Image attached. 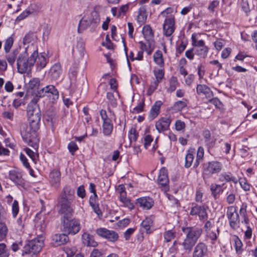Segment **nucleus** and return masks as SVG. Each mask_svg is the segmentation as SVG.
I'll use <instances>...</instances> for the list:
<instances>
[{
  "mask_svg": "<svg viewBox=\"0 0 257 257\" xmlns=\"http://www.w3.org/2000/svg\"><path fill=\"white\" fill-rule=\"evenodd\" d=\"M75 189L71 186L65 185L57 198L60 207L59 212L63 216L61 218L62 230L67 234L75 235L80 230V221L76 218L71 219L74 208L72 203L75 200Z\"/></svg>",
  "mask_w": 257,
  "mask_h": 257,
  "instance_id": "1",
  "label": "nucleus"
},
{
  "mask_svg": "<svg viewBox=\"0 0 257 257\" xmlns=\"http://www.w3.org/2000/svg\"><path fill=\"white\" fill-rule=\"evenodd\" d=\"M48 61V59L44 54L39 55L38 50L30 51L29 48H27L17 59L18 72L21 74L30 73L35 63L37 70L40 71L46 67Z\"/></svg>",
  "mask_w": 257,
  "mask_h": 257,
  "instance_id": "2",
  "label": "nucleus"
},
{
  "mask_svg": "<svg viewBox=\"0 0 257 257\" xmlns=\"http://www.w3.org/2000/svg\"><path fill=\"white\" fill-rule=\"evenodd\" d=\"M40 127L34 128L32 124L28 125L26 123H23L20 127V133L23 141L31 147L34 149L38 148L37 131Z\"/></svg>",
  "mask_w": 257,
  "mask_h": 257,
  "instance_id": "3",
  "label": "nucleus"
},
{
  "mask_svg": "<svg viewBox=\"0 0 257 257\" xmlns=\"http://www.w3.org/2000/svg\"><path fill=\"white\" fill-rule=\"evenodd\" d=\"M44 246V240L42 237H38L29 240L23 247L22 255L39 253Z\"/></svg>",
  "mask_w": 257,
  "mask_h": 257,
  "instance_id": "4",
  "label": "nucleus"
},
{
  "mask_svg": "<svg viewBox=\"0 0 257 257\" xmlns=\"http://www.w3.org/2000/svg\"><path fill=\"white\" fill-rule=\"evenodd\" d=\"M222 164L217 161H212L204 164L203 176L204 178H209L213 174L219 173L222 169Z\"/></svg>",
  "mask_w": 257,
  "mask_h": 257,
  "instance_id": "5",
  "label": "nucleus"
},
{
  "mask_svg": "<svg viewBox=\"0 0 257 257\" xmlns=\"http://www.w3.org/2000/svg\"><path fill=\"white\" fill-rule=\"evenodd\" d=\"M27 113L29 123L32 124L34 128L40 127L41 119V111L40 107L35 106L34 108H27Z\"/></svg>",
  "mask_w": 257,
  "mask_h": 257,
  "instance_id": "6",
  "label": "nucleus"
},
{
  "mask_svg": "<svg viewBox=\"0 0 257 257\" xmlns=\"http://www.w3.org/2000/svg\"><path fill=\"white\" fill-rule=\"evenodd\" d=\"M226 216L229 220L230 226L232 228L236 229L239 227V216L235 207L231 206L227 207Z\"/></svg>",
  "mask_w": 257,
  "mask_h": 257,
  "instance_id": "7",
  "label": "nucleus"
},
{
  "mask_svg": "<svg viewBox=\"0 0 257 257\" xmlns=\"http://www.w3.org/2000/svg\"><path fill=\"white\" fill-rule=\"evenodd\" d=\"M100 115L103 120L102 132L105 136L111 135L113 131V125L111 119L108 117L105 110L101 109L100 111Z\"/></svg>",
  "mask_w": 257,
  "mask_h": 257,
  "instance_id": "8",
  "label": "nucleus"
},
{
  "mask_svg": "<svg viewBox=\"0 0 257 257\" xmlns=\"http://www.w3.org/2000/svg\"><path fill=\"white\" fill-rule=\"evenodd\" d=\"M38 94L39 97L46 96L49 97L52 99L53 102L58 99L59 95L58 90L53 85H47L38 91Z\"/></svg>",
  "mask_w": 257,
  "mask_h": 257,
  "instance_id": "9",
  "label": "nucleus"
},
{
  "mask_svg": "<svg viewBox=\"0 0 257 257\" xmlns=\"http://www.w3.org/2000/svg\"><path fill=\"white\" fill-rule=\"evenodd\" d=\"M96 232L99 236L106 239L109 241L115 242L118 238V234L116 232L105 228H98Z\"/></svg>",
  "mask_w": 257,
  "mask_h": 257,
  "instance_id": "10",
  "label": "nucleus"
},
{
  "mask_svg": "<svg viewBox=\"0 0 257 257\" xmlns=\"http://www.w3.org/2000/svg\"><path fill=\"white\" fill-rule=\"evenodd\" d=\"M182 231L186 236L197 242L202 233V229L198 227L189 226L183 227Z\"/></svg>",
  "mask_w": 257,
  "mask_h": 257,
  "instance_id": "11",
  "label": "nucleus"
},
{
  "mask_svg": "<svg viewBox=\"0 0 257 257\" xmlns=\"http://www.w3.org/2000/svg\"><path fill=\"white\" fill-rule=\"evenodd\" d=\"M190 214L192 216L198 215L201 221H205L207 219L208 214L206 207L203 205L195 204L191 209Z\"/></svg>",
  "mask_w": 257,
  "mask_h": 257,
  "instance_id": "12",
  "label": "nucleus"
},
{
  "mask_svg": "<svg viewBox=\"0 0 257 257\" xmlns=\"http://www.w3.org/2000/svg\"><path fill=\"white\" fill-rule=\"evenodd\" d=\"M9 178L17 186L24 187L25 184L22 172L14 169L9 171Z\"/></svg>",
  "mask_w": 257,
  "mask_h": 257,
  "instance_id": "13",
  "label": "nucleus"
},
{
  "mask_svg": "<svg viewBox=\"0 0 257 257\" xmlns=\"http://www.w3.org/2000/svg\"><path fill=\"white\" fill-rule=\"evenodd\" d=\"M175 19L174 17L166 18L163 24V34L166 37H170L174 33L175 27Z\"/></svg>",
  "mask_w": 257,
  "mask_h": 257,
  "instance_id": "14",
  "label": "nucleus"
},
{
  "mask_svg": "<svg viewBox=\"0 0 257 257\" xmlns=\"http://www.w3.org/2000/svg\"><path fill=\"white\" fill-rule=\"evenodd\" d=\"M171 119L167 117H162L156 122L155 127L159 133H163L169 128Z\"/></svg>",
  "mask_w": 257,
  "mask_h": 257,
  "instance_id": "15",
  "label": "nucleus"
},
{
  "mask_svg": "<svg viewBox=\"0 0 257 257\" xmlns=\"http://www.w3.org/2000/svg\"><path fill=\"white\" fill-rule=\"evenodd\" d=\"M207 246L204 242H199L195 247L193 257H204L207 255Z\"/></svg>",
  "mask_w": 257,
  "mask_h": 257,
  "instance_id": "16",
  "label": "nucleus"
},
{
  "mask_svg": "<svg viewBox=\"0 0 257 257\" xmlns=\"http://www.w3.org/2000/svg\"><path fill=\"white\" fill-rule=\"evenodd\" d=\"M62 74V69L59 63L54 64L51 67L49 72V75L51 79L54 80H58L61 77Z\"/></svg>",
  "mask_w": 257,
  "mask_h": 257,
  "instance_id": "17",
  "label": "nucleus"
},
{
  "mask_svg": "<svg viewBox=\"0 0 257 257\" xmlns=\"http://www.w3.org/2000/svg\"><path fill=\"white\" fill-rule=\"evenodd\" d=\"M158 183L164 187L165 189H168V184L169 182L167 170L165 168H162L160 170L159 175L158 179Z\"/></svg>",
  "mask_w": 257,
  "mask_h": 257,
  "instance_id": "18",
  "label": "nucleus"
},
{
  "mask_svg": "<svg viewBox=\"0 0 257 257\" xmlns=\"http://www.w3.org/2000/svg\"><path fill=\"white\" fill-rule=\"evenodd\" d=\"M137 204L144 209H150L154 205V201L150 197H143L137 199Z\"/></svg>",
  "mask_w": 257,
  "mask_h": 257,
  "instance_id": "19",
  "label": "nucleus"
},
{
  "mask_svg": "<svg viewBox=\"0 0 257 257\" xmlns=\"http://www.w3.org/2000/svg\"><path fill=\"white\" fill-rule=\"evenodd\" d=\"M218 181L220 182H232L236 184L238 179L230 172H224L221 173L218 178Z\"/></svg>",
  "mask_w": 257,
  "mask_h": 257,
  "instance_id": "20",
  "label": "nucleus"
},
{
  "mask_svg": "<svg viewBox=\"0 0 257 257\" xmlns=\"http://www.w3.org/2000/svg\"><path fill=\"white\" fill-rule=\"evenodd\" d=\"M53 243L55 246H59L64 244L69 240V237L67 233L56 234L52 237Z\"/></svg>",
  "mask_w": 257,
  "mask_h": 257,
  "instance_id": "21",
  "label": "nucleus"
},
{
  "mask_svg": "<svg viewBox=\"0 0 257 257\" xmlns=\"http://www.w3.org/2000/svg\"><path fill=\"white\" fill-rule=\"evenodd\" d=\"M196 92L199 95H204L207 98L213 96V93L210 88L205 84H198L196 86Z\"/></svg>",
  "mask_w": 257,
  "mask_h": 257,
  "instance_id": "22",
  "label": "nucleus"
},
{
  "mask_svg": "<svg viewBox=\"0 0 257 257\" xmlns=\"http://www.w3.org/2000/svg\"><path fill=\"white\" fill-rule=\"evenodd\" d=\"M162 104L163 103L160 100L156 101L154 103L152 106L149 114V118L150 120H152L158 116L160 112V108Z\"/></svg>",
  "mask_w": 257,
  "mask_h": 257,
  "instance_id": "23",
  "label": "nucleus"
},
{
  "mask_svg": "<svg viewBox=\"0 0 257 257\" xmlns=\"http://www.w3.org/2000/svg\"><path fill=\"white\" fill-rule=\"evenodd\" d=\"M50 182L52 185L58 187L61 180V173L59 170H54L50 173Z\"/></svg>",
  "mask_w": 257,
  "mask_h": 257,
  "instance_id": "24",
  "label": "nucleus"
},
{
  "mask_svg": "<svg viewBox=\"0 0 257 257\" xmlns=\"http://www.w3.org/2000/svg\"><path fill=\"white\" fill-rule=\"evenodd\" d=\"M82 240L83 243L87 246L95 247L97 245L92 236L87 233H84L82 235Z\"/></svg>",
  "mask_w": 257,
  "mask_h": 257,
  "instance_id": "25",
  "label": "nucleus"
},
{
  "mask_svg": "<svg viewBox=\"0 0 257 257\" xmlns=\"http://www.w3.org/2000/svg\"><path fill=\"white\" fill-rule=\"evenodd\" d=\"M92 21V17H82L79 21L78 32L80 33L81 30L86 29L91 24Z\"/></svg>",
  "mask_w": 257,
  "mask_h": 257,
  "instance_id": "26",
  "label": "nucleus"
},
{
  "mask_svg": "<svg viewBox=\"0 0 257 257\" xmlns=\"http://www.w3.org/2000/svg\"><path fill=\"white\" fill-rule=\"evenodd\" d=\"M233 242V245L237 254H240L243 251V244L241 240L236 235H234L232 239Z\"/></svg>",
  "mask_w": 257,
  "mask_h": 257,
  "instance_id": "27",
  "label": "nucleus"
},
{
  "mask_svg": "<svg viewBox=\"0 0 257 257\" xmlns=\"http://www.w3.org/2000/svg\"><path fill=\"white\" fill-rule=\"evenodd\" d=\"M196 243V241L186 236L181 244L184 250L190 252Z\"/></svg>",
  "mask_w": 257,
  "mask_h": 257,
  "instance_id": "28",
  "label": "nucleus"
},
{
  "mask_svg": "<svg viewBox=\"0 0 257 257\" xmlns=\"http://www.w3.org/2000/svg\"><path fill=\"white\" fill-rule=\"evenodd\" d=\"M142 33L145 39L148 41L153 40L154 37L153 30L149 25H146L143 27Z\"/></svg>",
  "mask_w": 257,
  "mask_h": 257,
  "instance_id": "29",
  "label": "nucleus"
},
{
  "mask_svg": "<svg viewBox=\"0 0 257 257\" xmlns=\"http://www.w3.org/2000/svg\"><path fill=\"white\" fill-rule=\"evenodd\" d=\"M120 200L123 204V205L128 207L129 209H132L134 208V204L126 197L125 191H120Z\"/></svg>",
  "mask_w": 257,
  "mask_h": 257,
  "instance_id": "30",
  "label": "nucleus"
},
{
  "mask_svg": "<svg viewBox=\"0 0 257 257\" xmlns=\"http://www.w3.org/2000/svg\"><path fill=\"white\" fill-rule=\"evenodd\" d=\"M204 157V149L202 147H199L197 150L196 159L193 163V167L197 168L200 163L202 161Z\"/></svg>",
  "mask_w": 257,
  "mask_h": 257,
  "instance_id": "31",
  "label": "nucleus"
},
{
  "mask_svg": "<svg viewBox=\"0 0 257 257\" xmlns=\"http://www.w3.org/2000/svg\"><path fill=\"white\" fill-rule=\"evenodd\" d=\"M18 53V50L17 49H15L6 56L7 60L11 66H13L14 64Z\"/></svg>",
  "mask_w": 257,
  "mask_h": 257,
  "instance_id": "32",
  "label": "nucleus"
},
{
  "mask_svg": "<svg viewBox=\"0 0 257 257\" xmlns=\"http://www.w3.org/2000/svg\"><path fill=\"white\" fill-rule=\"evenodd\" d=\"M194 54L198 55L202 58L206 57L208 52V48L206 46H203L201 47L194 48Z\"/></svg>",
  "mask_w": 257,
  "mask_h": 257,
  "instance_id": "33",
  "label": "nucleus"
},
{
  "mask_svg": "<svg viewBox=\"0 0 257 257\" xmlns=\"http://www.w3.org/2000/svg\"><path fill=\"white\" fill-rule=\"evenodd\" d=\"M76 50L79 53L81 57H83L85 54V43L81 38L77 40Z\"/></svg>",
  "mask_w": 257,
  "mask_h": 257,
  "instance_id": "34",
  "label": "nucleus"
},
{
  "mask_svg": "<svg viewBox=\"0 0 257 257\" xmlns=\"http://www.w3.org/2000/svg\"><path fill=\"white\" fill-rule=\"evenodd\" d=\"M154 60L155 63L160 66L164 65V62L163 58L162 53L160 50H157L153 55Z\"/></svg>",
  "mask_w": 257,
  "mask_h": 257,
  "instance_id": "35",
  "label": "nucleus"
},
{
  "mask_svg": "<svg viewBox=\"0 0 257 257\" xmlns=\"http://www.w3.org/2000/svg\"><path fill=\"white\" fill-rule=\"evenodd\" d=\"M176 232L173 229L168 230L164 233V239L166 242H170L175 238Z\"/></svg>",
  "mask_w": 257,
  "mask_h": 257,
  "instance_id": "36",
  "label": "nucleus"
},
{
  "mask_svg": "<svg viewBox=\"0 0 257 257\" xmlns=\"http://www.w3.org/2000/svg\"><path fill=\"white\" fill-rule=\"evenodd\" d=\"M221 188V186L220 185L212 184L211 185L210 190L211 192V194L214 199H216L218 197V195L220 192L223 191Z\"/></svg>",
  "mask_w": 257,
  "mask_h": 257,
  "instance_id": "37",
  "label": "nucleus"
},
{
  "mask_svg": "<svg viewBox=\"0 0 257 257\" xmlns=\"http://www.w3.org/2000/svg\"><path fill=\"white\" fill-rule=\"evenodd\" d=\"M105 14V9L102 7L96 6L91 9V16H100Z\"/></svg>",
  "mask_w": 257,
  "mask_h": 257,
  "instance_id": "38",
  "label": "nucleus"
},
{
  "mask_svg": "<svg viewBox=\"0 0 257 257\" xmlns=\"http://www.w3.org/2000/svg\"><path fill=\"white\" fill-rule=\"evenodd\" d=\"M152 223L153 221L151 218L147 217L142 221L141 223V227L144 229L147 233H150V227L152 225Z\"/></svg>",
  "mask_w": 257,
  "mask_h": 257,
  "instance_id": "39",
  "label": "nucleus"
},
{
  "mask_svg": "<svg viewBox=\"0 0 257 257\" xmlns=\"http://www.w3.org/2000/svg\"><path fill=\"white\" fill-rule=\"evenodd\" d=\"M194 155L188 151V153L185 156V163L184 166L186 168H189L193 164Z\"/></svg>",
  "mask_w": 257,
  "mask_h": 257,
  "instance_id": "40",
  "label": "nucleus"
},
{
  "mask_svg": "<svg viewBox=\"0 0 257 257\" xmlns=\"http://www.w3.org/2000/svg\"><path fill=\"white\" fill-rule=\"evenodd\" d=\"M169 86L167 89V91L172 92L175 90L177 84H178L177 78L175 76H172L169 81Z\"/></svg>",
  "mask_w": 257,
  "mask_h": 257,
  "instance_id": "41",
  "label": "nucleus"
},
{
  "mask_svg": "<svg viewBox=\"0 0 257 257\" xmlns=\"http://www.w3.org/2000/svg\"><path fill=\"white\" fill-rule=\"evenodd\" d=\"M38 10L36 5L31 4L29 8L23 14L20 15L19 16H27L29 15H35V12Z\"/></svg>",
  "mask_w": 257,
  "mask_h": 257,
  "instance_id": "42",
  "label": "nucleus"
},
{
  "mask_svg": "<svg viewBox=\"0 0 257 257\" xmlns=\"http://www.w3.org/2000/svg\"><path fill=\"white\" fill-rule=\"evenodd\" d=\"M186 106L187 103L185 101H178L172 106V110L176 112L180 111Z\"/></svg>",
  "mask_w": 257,
  "mask_h": 257,
  "instance_id": "43",
  "label": "nucleus"
},
{
  "mask_svg": "<svg viewBox=\"0 0 257 257\" xmlns=\"http://www.w3.org/2000/svg\"><path fill=\"white\" fill-rule=\"evenodd\" d=\"M203 136L204 139V141L206 144L209 146H212L213 144L211 141V133L208 130L203 131Z\"/></svg>",
  "mask_w": 257,
  "mask_h": 257,
  "instance_id": "44",
  "label": "nucleus"
},
{
  "mask_svg": "<svg viewBox=\"0 0 257 257\" xmlns=\"http://www.w3.org/2000/svg\"><path fill=\"white\" fill-rule=\"evenodd\" d=\"M138 137V133L136 129V128L132 127L128 132V138L131 141L136 142Z\"/></svg>",
  "mask_w": 257,
  "mask_h": 257,
  "instance_id": "45",
  "label": "nucleus"
},
{
  "mask_svg": "<svg viewBox=\"0 0 257 257\" xmlns=\"http://www.w3.org/2000/svg\"><path fill=\"white\" fill-rule=\"evenodd\" d=\"M219 230L218 228L217 229L216 232L214 231H208L207 232V236L212 240V243H214L216 240L217 239L218 235L219 234Z\"/></svg>",
  "mask_w": 257,
  "mask_h": 257,
  "instance_id": "46",
  "label": "nucleus"
},
{
  "mask_svg": "<svg viewBox=\"0 0 257 257\" xmlns=\"http://www.w3.org/2000/svg\"><path fill=\"white\" fill-rule=\"evenodd\" d=\"M156 81L160 83L164 77V72L162 69H157L154 71Z\"/></svg>",
  "mask_w": 257,
  "mask_h": 257,
  "instance_id": "47",
  "label": "nucleus"
},
{
  "mask_svg": "<svg viewBox=\"0 0 257 257\" xmlns=\"http://www.w3.org/2000/svg\"><path fill=\"white\" fill-rule=\"evenodd\" d=\"M14 39L12 37H9L5 41L4 49L6 53L9 52L11 48L13 46Z\"/></svg>",
  "mask_w": 257,
  "mask_h": 257,
  "instance_id": "48",
  "label": "nucleus"
},
{
  "mask_svg": "<svg viewBox=\"0 0 257 257\" xmlns=\"http://www.w3.org/2000/svg\"><path fill=\"white\" fill-rule=\"evenodd\" d=\"M9 252L5 243H0V257H9Z\"/></svg>",
  "mask_w": 257,
  "mask_h": 257,
  "instance_id": "49",
  "label": "nucleus"
},
{
  "mask_svg": "<svg viewBox=\"0 0 257 257\" xmlns=\"http://www.w3.org/2000/svg\"><path fill=\"white\" fill-rule=\"evenodd\" d=\"M106 98L108 100L110 104L113 107H116L117 105L116 99L114 98V95L111 92H107Z\"/></svg>",
  "mask_w": 257,
  "mask_h": 257,
  "instance_id": "50",
  "label": "nucleus"
},
{
  "mask_svg": "<svg viewBox=\"0 0 257 257\" xmlns=\"http://www.w3.org/2000/svg\"><path fill=\"white\" fill-rule=\"evenodd\" d=\"M159 82L157 81H153L151 83L150 86L147 91V94L151 95L155 90L157 88Z\"/></svg>",
  "mask_w": 257,
  "mask_h": 257,
  "instance_id": "51",
  "label": "nucleus"
},
{
  "mask_svg": "<svg viewBox=\"0 0 257 257\" xmlns=\"http://www.w3.org/2000/svg\"><path fill=\"white\" fill-rule=\"evenodd\" d=\"M241 188L245 191H248L250 190V185L247 183L245 179L238 180Z\"/></svg>",
  "mask_w": 257,
  "mask_h": 257,
  "instance_id": "52",
  "label": "nucleus"
},
{
  "mask_svg": "<svg viewBox=\"0 0 257 257\" xmlns=\"http://www.w3.org/2000/svg\"><path fill=\"white\" fill-rule=\"evenodd\" d=\"M12 208L13 216L16 217L19 211V203L16 200L14 201Z\"/></svg>",
  "mask_w": 257,
  "mask_h": 257,
  "instance_id": "53",
  "label": "nucleus"
},
{
  "mask_svg": "<svg viewBox=\"0 0 257 257\" xmlns=\"http://www.w3.org/2000/svg\"><path fill=\"white\" fill-rule=\"evenodd\" d=\"M41 97H39L38 92H37V94H36V96L34 97L31 101L29 102L28 104L27 107L29 108L30 106L34 108L35 106H37V107H39V105L37 104V102L38 100H39V98Z\"/></svg>",
  "mask_w": 257,
  "mask_h": 257,
  "instance_id": "54",
  "label": "nucleus"
},
{
  "mask_svg": "<svg viewBox=\"0 0 257 257\" xmlns=\"http://www.w3.org/2000/svg\"><path fill=\"white\" fill-rule=\"evenodd\" d=\"M77 74V68H71L69 72V77L71 81V83H75L76 79V76Z\"/></svg>",
  "mask_w": 257,
  "mask_h": 257,
  "instance_id": "55",
  "label": "nucleus"
},
{
  "mask_svg": "<svg viewBox=\"0 0 257 257\" xmlns=\"http://www.w3.org/2000/svg\"><path fill=\"white\" fill-rule=\"evenodd\" d=\"M68 149L71 154L73 155L74 153L78 150V147L75 142H71L68 145Z\"/></svg>",
  "mask_w": 257,
  "mask_h": 257,
  "instance_id": "56",
  "label": "nucleus"
},
{
  "mask_svg": "<svg viewBox=\"0 0 257 257\" xmlns=\"http://www.w3.org/2000/svg\"><path fill=\"white\" fill-rule=\"evenodd\" d=\"M8 231V228L6 225H0V241H2L6 237Z\"/></svg>",
  "mask_w": 257,
  "mask_h": 257,
  "instance_id": "57",
  "label": "nucleus"
},
{
  "mask_svg": "<svg viewBox=\"0 0 257 257\" xmlns=\"http://www.w3.org/2000/svg\"><path fill=\"white\" fill-rule=\"evenodd\" d=\"M33 36L34 34L32 32H29L26 34L23 38V44L25 45L30 43L33 40Z\"/></svg>",
  "mask_w": 257,
  "mask_h": 257,
  "instance_id": "58",
  "label": "nucleus"
},
{
  "mask_svg": "<svg viewBox=\"0 0 257 257\" xmlns=\"http://www.w3.org/2000/svg\"><path fill=\"white\" fill-rule=\"evenodd\" d=\"M40 84V80L38 78H33L29 82V87L32 89H35L38 87Z\"/></svg>",
  "mask_w": 257,
  "mask_h": 257,
  "instance_id": "59",
  "label": "nucleus"
},
{
  "mask_svg": "<svg viewBox=\"0 0 257 257\" xmlns=\"http://www.w3.org/2000/svg\"><path fill=\"white\" fill-rule=\"evenodd\" d=\"M208 99H209V101L210 103H211L212 104H213V105H214L216 107L220 108L221 106H222V103L218 98H217V97L212 98L211 97V98H208Z\"/></svg>",
  "mask_w": 257,
  "mask_h": 257,
  "instance_id": "60",
  "label": "nucleus"
},
{
  "mask_svg": "<svg viewBox=\"0 0 257 257\" xmlns=\"http://www.w3.org/2000/svg\"><path fill=\"white\" fill-rule=\"evenodd\" d=\"M153 141V138L151 135H147L144 138V147L147 149Z\"/></svg>",
  "mask_w": 257,
  "mask_h": 257,
  "instance_id": "61",
  "label": "nucleus"
},
{
  "mask_svg": "<svg viewBox=\"0 0 257 257\" xmlns=\"http://www.w3.org/2000/svg\"><path fill=\"white\" fill-rule=\"evenodd\" d=\"M241 6L242 10L247 14L250 11L248 0H241Z\"/></svg>",
  "mask_w": 257,
  "mask_h": 257,
  "instance_id": "62",
  "label": "nucleus"
},
{
  "mask_svg": "<svg viewBox=\"0 0 257 257\" xmlns=\"http://www.w3.org/2000/svg\"><path fill=\"white\" fill-rule=\"evenodd\" d=\"M185 127V123L181 120H177L175 122V128L178 131L183 130Z\"/></svg>",
  "mask_w": 257,
  "mask_h": 257,
  "instance_id": "63",
  "label": "nucleus"
},
{
  "mask_svg": "<svg viewBox=\"0 0 257 257\" xmlns=\"http://www.w3.org/2000/svg\"><path fill=\"white\" fill-rule=\"evenodd\" d=\"M90 257H103V253L98 249H93Z\"/></svg>",
  "mask_w": 257,
  "mask_h": 257,
  "instance_id": "64",
  "label": "nucleus"
}]
</instances>
